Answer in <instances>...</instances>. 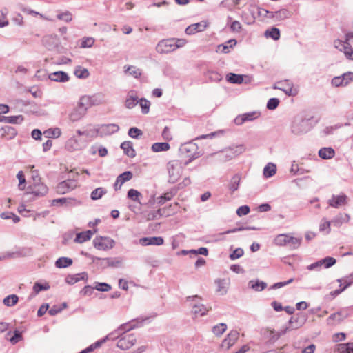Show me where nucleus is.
<instances>
[{
  "instance_id": "37",
  "label": "nucleus",
  "mask_w": 353,
  "mask_h": 353,
  "mask_svg": "<svg viewBox=\"0 0 353 353\" xmlns=\"http://www.w3.org/2000/svg\"><path fill=\"white\" fill-rule=\"evenodd\" d=\"M73 263V261L72 259L69 257H59L55 261V266L57 268H65L69 266H70Z\"/></svg>"
},
{
  "instance_id": "14",
  "label": "nucleus",
  "mask_w": 353,
  "mask_h": 353,
  "mask_svg": "<svg viewBox=\"0 0 353 353\" xmlns=\"http://www.w3.org/2000/svg\"><path fill=\"white\" fill-rule=\"evenodd\" d=\"M347 196L345 194H341L338 196L333 194L332 198L328 200L329 205L334 208H339L340 206L347 204Z\"/></svg>"
},
{
  "instance_id": "42",
  "label": "nucleus",
  "mask_w": 353,
  "mask_h": 353,
  "mask_svg": "<svg viewBox=\"0 0 353 353\" xmlns=\"http://www.w3.org/2000/svg\"><path fill=\"white\" fill-rule=\"evenodd\" d=\"M240 181H241V176H240V175L238 174H234L231 178L230 182V183L228 185L229 190L232 192H234L236 190H237L238 188H239V184H240Z\"/></svg>"
},
{
  "instance_id": "7",
  "label": "nucleus",
  "mask_w": 353,
  "mask_h": 353,
  "mask_svg": "<svg viewBox=\"0 0 353 353\" xmlns=\"http://www.w3.org/2000/svg\"><path fill=\"white\" fill-rule=\"evenodd\" d=\"M175 39L162 40L159 42L157 50L160 53L167 54L176 50Z\"/></svg>"
},
{
  "instance_id": "20",
  "label": "nucleus",
  "mask_w": 353,
  "mask_h": 353,
  "mask_svg": "<svg viewBox=\"0 0 353 353\" xmlns=\"http://www.w3.org/2000/svg\"><path fill=\"white\" fill-rule=\"evenodd\" d=\"M245 146L242 144L238 145H232L229 148L228 152L225 154V157L228 159H232L234 157L238 156L242 154L245 151Z\"/></svg>"
},
{
  "instance_id": "29",
  "label": "nucleus",
  "mask_w": 353,
  "mask_h": 353,
  "mask_svg": "<svg viewBox=\"0 0 353 353\" xmlns=\"http://www.w3.org/2000/svg\"><path fill=\"white\" fill-rule=\"evenodd\" d=\"M2 137L7 139H12L17 134V130L12 126L6 125L1 129Z\"/></svg>"
},
{
  "instance_id": "16",
  "label": "nucleus",
  "mask_w": 353,
  "mask_h": 353,
  "mask_svg": "<svg viewBox=\"0 0 353 353\" xmlns=\"http://www.w3.org/2000/svg\"><path fill=\"white\" fill-rule=\"evenodd\" d=\"M163 243L164 239L161 236L142 237L139 239V243L143 246L161 245Z\"/></svg>"
},
{
  "instance_id": "61",
  "label": "nucleus",
  "mask_w": 353,
  "mask_h": 353,
  "mask_svg": "<svg viewBox=\"0 0 353 353\" xmlns=\"http://www.w3.org/2000/svg\"><path fill=\"white\" fill-rule=\"evenodd\" d=\"M244 254V251L242 248H238L235 249L232 253L230 254L229 258L234 261L241 257Z\"/></svg>"
},
{
  "instance_id": "43",
  "label": "nucleus",
  "mask_w": 353,
  "mask_h": 353,
  "mask_svg": "<svg viewBox=\"0 0 353 353\" xmlns=\"http://www.w3.org/2000/svg\"><path fill=\"white\" fill-rule=\"evenodd\" d=\"M74 74L77 78L81 79H87L90 75L88 69L81 66H77L74 70Z\"/></svg>"
},
{
  "instance_id": "27",
  "label": "nucleus",
  "mask_w": 353,
  "mask_h": 353,
  "mask_svg": "<svg viewBox=\"0 0 353 353\" xmlns=\"http://www.w3.org/2000/svg\"><path fill=\"white\" fill-rule=\"evenodd\" d=\"M248 287L256 292H261L267 287V283L259 279L251 280L248 282Z\"/></svg>"
},
{
  "instance_id": "39",
  "label": "nucleus",
  "mask_w": 353,
  "mask_h": 353,
  "mask_svg": "<svg viewBox=\"0 0 353 353\" xmlns=\"http://www.w3.org/2000/svg\"><path fill=\"white\" fill-rule=\"evenodd\" d=\"M127 197H128V199H129L133 201L137 202L141 205H143L140 201V199L142 197L141 193L135 189H132V188L130 189L128 191Z\"/></svg>"
},
{
  "instance_id": "38",
  "label": "nucleus",
  "mask_w": 353,
  "mask_h": 353,
  "mask_svg": "<svg viewBox=\"0 0 353 353\" xmlns=\"http://www.w3.org/2000/svg\"><path fill=\"white\" fill-rule=\"evenodd\" d=\"M337 282L340 283V288L343 291L353 283V272L345 276L343 279H338Z\"/></svg>"
},
{
  "instance_id": "46",
  "label": "nucleus",
  "mask_w": 353,
  "mask_h": 353,
  "mask_svg": "<svg viewBox=\"0 0 353 353\" xmlns=\"http://www.w3.org/2000/svg\"><path fill=\"white\" fill-rule=\"evenodd\" d=\"M19 301V297L16 294H10L6 296L3 300V303L8 307L15 305Z\"/></svg>"
},
{
  "instance_id": "13",
  "label": "nucleus",
  "mask_w": 353,
  "mask_h": 353,
  "mask_svg": "<svg viewBox=\"0 0 353 353\" xmlns=\"http://www.w3.org/2000/svg\"><path fill=\"white\" fill-rule=\"evenodd\" d=\"M119 130V126L115 123H110V124H102L100 125L99 128L97 130V132L101 134V136H107L110 135L114 133L117 132Z\"/></svg>"
},
{
  "instance_id": "4",
  "label": "nucleus",
  "mask_w": 353,
  "mask_h": 353,
  "mask_svg": "<svg viewBox=\"0 0 353 353\" xmlns=\"http://www.w3.org/2000/svg\"><path fill=\"white\" fill-rule=\"evenodd\" d=\"M93 245L96 249L105 251L112 249L115 245V241L110 237L98 236L94 239Z\"/></svg>"
},
{
  "instance_id": "12",
  "label": "nucleus",
  "mask_w": 353,
  "mask_h": 353,
  "mask_svg": "<svg viewBox=\"0 0 353 353\" xmlns=\"http://www.w3.org/2000/svg\"><path fill=\"white\" fill-rule=\"evenodd\" d=\"M133 177V173L131 171H125L120 174L116 179L113 185L115 191L121 189V185L126 181L131 180Z\"/></svg>"
},
{
  "instance_id": "49",
  "label": "nucleus",
  "mask_w": 353,
  "mask_h": 353,
  "mask_svg": "<svg viewBox=\"0 0 353 353\" xmlns=\"http://www.w3.org/2000/svg\"><path fill=\"white\" fill-rule=\"evenodd\" d=\"M115 334V332H112L109 334H108L105 337L96 341L95 343L91 344V347H92L93 350H94L97 348L100 347L104 343L106 342L108 340H114V337L113 336Z\"/></svg>"
},
{
  "instance_id": "59",
  "label": "nucleus",
  "mask_w": 353,
  "mask_h": 353,
  "mask_svg": "<svg viewBox=\"0 0 353 353\" xmlns=\"http://www.w3.org/2000/svg\"><path fill=\"white\" fill-rule=\"evenodd\" d=\"M23 339L22 333L19 332L18 330H15L13 332V335L9 339L10 342L12 345H15L19 341H21Z\"/></svg>"
},
{
  "instance_id": "63",
  "label": "nucleus",
  "mask_w": 353,
  "mask_h": 353,
  "mask_svg": "<svg viewBox=\"0 0 353 353\" xmlns=\"http://www.w3.org/2000/svg\"><path fill=\"white\" fill-rule=\"evenodd\" d=\"M334 47L339 49L340 51L343 52L346 47L347 45H349V41L345 39V41H342L340 39H336L334 42Z\"/></svg>"
},
{
  "instance_id": "62",
  "label": "nucleus",
  "mask_w": 353,
  "mask_h": 353,
  "mask_svg": "<svg viewBox=\"0 0 353 353\" xmlns=\"http://www.w3.org/2000/svg\"><path fill=\"white\" fill-rule=\"evenodd\" d=\"M172 197V195L171 193H169V192H166L165 194H163V195L157 197V203L159 205H163L166 201H168L170 200H171Z\"/></svg>"
},
{
  "instance_id": "57",
  "label": "nucleus",
  "mask_w": 353,
  "mask_h": 353,
  "mask_svg": "<svg viewBox=\"0 0 353 353\" xmlns=\"http://www.w3.org/2000/svg\"><path fill=\"white\" fill-rule=\"evenodd\" d=\"M280 101L278 98L272 97L270 98L266 104V108L269 110H275L279 105Z\"/></svg>"
},
{
  "instance_id": "6",
  "label": "nucleus",
  "mask_w": 353,
  "mask_h": 353,
  "mask_svg": "<svg viewBox=\"0 0 353 353\" xmlns=\"http://www.w3.org/2000/svg\"><path fill=\"white\" fill-rule=\"evenodd\" d=\"M309 130L308 121L303 118H296L291 125V132L295 135H300Z\"/></svg>"
},
{
  "instance_id": "40",
  "label": "nucleus",
  "mask_w": 353,
  "mask_h": 353,
  "mask_svg": "<svg viewBox=\"0 0 353 353\" xmlns=\"http://www.w3.org/2000/svg\"><path fill=\"white\" fill-rule=\"evenodd\" d=\"M170 144L167 142H159L152 144L151 149L154 152L168 151L170 149Z\"/></svg>"
},
{
  "instance_id": "8",
  "label": "nucleus",
  "mask_w": 353,
  "mask_h": 353,
  "mask_svg": "<svg viewBox=\"0 0 353 353\" xmlns=\"http://www.w3.org/2000/svg\"><path fill=\"white\" fill-rule=\"evenodd\" d=\"M261 115L259 112L252 111L239 114L234 120V122L237 125H241L247 121H252L257 119Z\"/></svg>"
},
{
  "instance_id": "64",
  "label": "nucleus",
  "mask_w": 353,
  "mask_h": 353,
  "mask_svg": "<svg viewBox=\"0 0 353 353\" xmlns=\"http://www.w3.org/2000/svg\"><path fill=\"white\" fill-rule=\"evenodd\" d=\"M57 17L58 19L64 21L67 23L71 21L72 19V14L69 11L58 14Z\"/></svg>"
},
{
  "instance_id": "25",
  "label": "nucleus",
  "mask_w": 353,
  "mask_h": 353,
  "mask_svg": "<svg viewBox=\"0 0 353 353\" xmlns=\"http://www.w3.org/2000/svg\"><path fill=\"white\" fill-rule=\"evenodd\" d=\"M50 285L47 282H45L44 283L36 282L33 286V292L29 295L28 299L30 300L32 297H34L36 294H39L40 292L43 290H48L50 289Z\"/></svg>"
},
{
  "instance_id": "18",
  "label": "nucleus",
  "mask_w": 353,
  "mask_h": 353,
  "mask_svg": "<svg viewBox=\"0 0 353 353\" xmlns=\"http://www.w3.org/2000/svg\"><path fill=\"white\" fill-rule=\"evenodd\" d=\"M236 43L237 41L235 39H229L226 42L218 45L216 48V52L228 54L230 52V49L233 48L236 45Z\"/></svg>"
},
{
  "instance_id": "1",
  "label": "nucleus",
  "mask_w": 353,
  "mask_h": 353,
  "mask_svg": "<svg viewBox=\"0 0 353 353\" xmlns=\"http://www.w3.org/2000/svg\"><path fill=\"white\" fill-rule=\"evenodd\" d=\"M179 150L181 157L188 158L185 161L184 165H188L193 160L198 159L203 154L199 151L198 145L193 141L182 144Z\"/></svg>"
},
{
  "instance_id": "31",
  "label": "nucleus",
  "mask_w": 353,
  "mask_h": 353,
  "mask_svg": "<svg viewBox=\"0 0 353 353\" xmlns=\"http://www.w3.org/2000/svg\"><path fill=\"white\" fill-rule=\"evenodd\" d=\"M292 16V12L285 8H282L278 11L274 12V18L275 21H281L289 19Z\"/></svg>"
},
{
  "instance_id": "33",
  "label": "nucleus",
  "mask_w": 353,
  "mask_h": 353,
  "mask_svg": "<svg viewBox=\"0 0 353 353\" xmlns=\"http://www.w3.org/2000/svg\"><path fill=\"white\" fill-rule=\"evenodd\" d=\"M24 117L22 115L17 116H3L0 121L6 123H12V124H19L22 121H23Z\"/></svg>"
},
{
  "instance_id": "10",
  "label": "nucleus",
  "mask_w": 353,
  "mask_h": 353,
  "mask_svg": "<svg viewBox=\"0 0 353 353\" xmlns=\"http://www.w3.org/2000/svg\"><path fill=\"white\" fill-rule=\"evenodd\" d=\"M77 181L74 179H67L60 182L57 185L56 190L57 193L63 194L69 192L70 190H73L74 188L77 187Z\"/></svg>"
},
{
  "instance_id": "53",
  "label": "nucleus",
  "mask_w": 353,
  "mask_h": 353,
  "mask_svg": "<svg viewBox=\"0 0 353 353\" xmlns=\"http://www.w3.org/2000/svg\"><path fill=\"white\" fill-rule=\"evenodd\" d=\"M227 329L225 323H221L219 325H214L212 327V332L217 336L222 335Z\"/></svg>"
},
{
  "instance_id": "22",
  "label": "nucleus",
  "mask_w": 353,
  "mask_h": 353,
  "mask_svg": "<svg viewBox=\"0 0 353 353\" xmlns=\"http://www.w3.org/2000/svg\"><path fill=\"white\" fill-rule=\"evenodd\" d=\"M75 199H72V198H65V197H62V198H58V199H53L52 201V205H61V206H65V207H69V206H72V205H74L75 204Z\"/></svg>"
},
{
  "instance_id": "15",
  "label": "nucleus",
  "mask_w": 353,
  "mask_h": 353,
  "mask_svg": "<svg viewBox=\"0 0 353 353\" xmlns=\"http://www.w3.org/2000/svg\"><path fill=\"white\" fill-rule=\"evenodd\" d=\"M88 279V274L86 272H83L81 273L75 274H68L65 279V281L66 283L69 285H74V283L83 280L87 282Z\"/></svg>"
},
{
  "instance_id": "19",
  "label": "nucleus",
  "mask_w": 353,
  "mask_h": 353,
  "mask_svg": "<svg viewBox=\"0 0 353 353\" xmlns=\"http://www.w3.org/2000/svg\"><path fill=\"white\" fill-rule=\"evenodd\" d=\"M239 333L237 330H232L227 335L226 338L223 341L222 345L226 346L228 348H230L232 346L236 340L239 339Z\"/></svg>"
},
{
  "instance_id": "44",
  "label": "nucleus",
  "mask_w": 353,
  "mask_h": 353,
  "mask_svg": "<svg viewBox=\"0 0 353 353\" xmlns=\"http://www.w3.org/2000/svg\"><path fill=\"white\" fill-rule=\"evenodd\" d=\"M339 353H353V343H341L337 345Z\"/></svg>"
},
{
  "instance_id": "3",
  "label": "nucleus",
  "mask_w": 353,
  "mask_h": 353,
  "mask_svg": "<svg viewBox=\"0 0 353 353\" xmlns=\"http://www.w3.org/2000/svg\"><path fill=\"white\" fill-rule=\"evenodd\" d=\"M28 191L26 192V195H31L30 199L34 200L37 198L45 196L48 192V188L43 183H34L28 187Z\"/></svg>"
},
{
  "instance_id": "50",
  "label": "nucleus",
  "mask_w": 353,
  "mask_h": 353,
  "mask_svg": "<svg viewBox=\"0 0 353 353\" xmlns=\"http://www.w3.org/2000/svg\"><path fill=\"white\" fill-rule=\"evenodd\" d=\"M95 104L96 103L93 101V100L92 99L91 97L84 96L81 98L80 101L78 104V107L83 106L82 108H86V110H87L89 106H91V105H93Z\"/></svg>"
},
{
  "instance_id": "24",
  "label": "nucleus",
  "mask_w": 353,
  "mask_h": 353,
  "mask_svg": "<svg viewBox=\"0 0 353 353\" xmlns=\"http://www.w3.org/2000/svg\"><path fill=\"white\" fill-rule=\"evenodd\" d=\"M207 25L205 23H203L202 22L196 23L192 24L190 26H188L185 29V33L187 34H194L196 32H201L205 30Z\"/></svg>"
},
{
  "instance_id": "28",
  "label": "nucleus",
  "mask_w": 353,
  "mask_h": 353,
  "mask_svg": "<svg viewBox=\"0 0 353 353\" xmlns=\"http://www.w3.org/2000/svg\"><path fill=\"white\" fill-rule=\"evenodd\" d=\"M93 235V232L90 230L85 232H81L76 234L74 241L77 243H82L90 240Z\"/></svg>"
},
{
  "instance_id": "21",
  "label": "nucleus",
  "mask_w": 353,
  "mask_h": 353,
  "mask_svg": "<svg viewBox=\"0 0 353 353\" xmlns=\"http://www.w3.org/2000/svg\"><path fill=\"white\" fill-rule=\"evenodd\" d=\"M32 249L30 248H22L19 250L12 252H8L9 258L24 257L32 254Z\"/></svg>"
},
{
  "instance_id": "34",
  "label": "nucleus",
  "mask_w": 353,
  "mask_h": 353,
  "mask_svg": "<svg viewBox=\"0 0 353 353\" xmlns=\"http://www.w3.org/2000/svg\"><path fill=\"white\" fill-rule=\"evenodd\" d=\"M264 36L266 38H271L274 41H277L280 39L281 32L278 28L272 27L271 28H268L265 31Z\"/></svg>"
},
{
  "instance_id": "54",
  "label": "nucleus",
  "mask_w": 353,
  "mask_h": 353,
  "mask_svg": "<svg viewBox=\"0 0 353 353\" xmlns=\"http://www.w3.org/2000/svg\"><path fill=\"white\" fill-rule=\"evenodd\" d=\"M257 14L259 17H265L268 19H273L274 18V12L269 11L266 9L262 8L259 6L256 7Z\"/></svg>"
},
{
  "instance_id": "11",
  "label": "nucleus",
  "mask_w": 353,
  "mask_h": 353,
  "mask_svg": "<svg viewBox=\"0 0 353 353\" xmlns=\"http://www.w3.org/2000/svg\"><path fill=\"white\" fill-rule=\"evenodd\" d=\"M350 307L342 308L338 312L332 314L327 319V323L330 324V321H336L337 323H341L350 316Z\"/></svg>"
},
{
  "instance_id": "41",
  "label": "nucleus",
  "mask_w": 353,
  "mask_h": 353,
  "mask_svg": "<svg viewBox=\"0 0 353 353\" xmlns=\"http://www.w3.org/2000/svg\"><path fill=\"white\" fill-rule=\"evenodd\" d=\"M276 167L273 163H268L263 169V175L265 178H270L276 174Z\"/></svg>"
},
{
  "instance_id": "51",
  "label": "nucleus",
  "mask_w": 353,
  "mask_h": 353,
  "mask_svg": "<svg viewBox=\"0 0 353 353\" xmlns=\"http://www.w3.org/2000/svg\"><path fill=\"white\" fill-rule=\"evenodd\" d=\"M125 72L136 79H139L142 74L141 70L134 65H129Z\"/></svg>"
},
{
  "instance_id": "26",
  "label": "nucleus",
  "mask_w": 353,
  "mask_h": 353,
  "mask_svg": "<svg viewBox=\"0 0 353 353\" xmlns=\"http://www.w3.org/2000/svg\"><path fill=\"white\" fill-rule=\"evenodd\" d=\"M167 208H159L157 210L151 211L147 214V219L149 221L156 220L162 216H169V213H166Z\"/></svg>"
},
{
  "instance_id": "58",
  "label": "nucleus",
  "mask_w": 353,
  "mask_h": 353,
  "mask_svg": "<svg viewBox=\"0 0 353 353\" xmlns=\"http://www.w3.org/2000/svg\"><path fill=\"white\" fill-rule=\"evenodd\" d=\"M137 103H139V99L137 97L129 96L125 100V106L128 109H132Z\"/></svg>"
},
{
  "instance_id": "52",
  "label": "nucleus",
  "mask_w": 353,
  "mask_h": 353,
  "mask_svg": "<svg viewBox=\"0 0 353 353\" xmlns=\"http://www.w3.org/2000/svg\"><path fill=\"white\" fill-rule=\"evenodd\" d=\"M259 230V228L254 227V226H247V227H239V228H234L233 229H230L228 230H226L222 233V234H231V233H235L239 231H243V230Z\"/></svg>"
},
{
  "instance_id": "32",
  "label": "nucleus",
  "mask_w": 353,
  "mask_h": 353,
  "mask_svg": "<svg viewBox=\"0 0 353 353\" xmlns=\"http://www.w3.org/2000/svg\"><path fill=\"white\" fill-rule=\"evenodd\" d=\"M290 234H278L274 239L275 245L279 246H285L290 245Z\"/></svg>"
},
{
  "instance_id": "45",
  "label": "nucleus",
  "mask_w": 353,
  "mask_h": 353,
  "mask_svg": "<svg viewBox=\"0 0 353 353\" xmlns=\"http://www.w3.org/2000/svg\"><path fill=\"white\" fill-rule=\"evenodd\" d=\"M61 132L59 128H49L43 132V135L46 138H58Z\"/></svg>"
},
{
  "instance_id": "35",
  "label": "nucleus",
  "mask_w": 353,
  "mask_h": 353,
  "mask_svg": "<svg viewBox=\"0 0 353 353\" xmlns=\"http://www.w3.org/2000/svg\"><path fill=\"white\" fill-rule=\"evenodd\" d=\"M244 75L235 73H228L226 75V80L230 83L241 84L244 80Z\"/></svg>"
},
{
  "instance_id": "17",
  "label": "nucleus",
  "mask_w": 353,
  "mask_h": 353,
  "mask_svg": "<svg viewBox=\"0 0 353 353\" xmlns=\"http://www.w3.org/2000/svg\"><path fill=\"white\" fill-rule=\"evenodd\" d=\"M48 79L52 81L64 83L68 81L70 77L65 72L57 71L49 74Z\"/></svg>"
},
{
  "instance_id": "48",
  "label": "nucleus",
  "mask_w": 353,
  "mask_h": 353,
  "mask_svg": "<svg viewBox=\"0 0 353 353\" xmlns=\"http://www.w3.org/2000/svg\"><path fill=\"white\" fill-rule=\"evenodd\" d=\"M192 309L194 314H199L201 316H205L208 311L203 304L200 303L194 304Z\"/></svg>"
},
{
  "instance_id": "2",
  "label": "nucleus",
  "mask_w": 353,
  "mask_h": 353,
  "mask_svg": "<svg viewBox=\"0 0 353 353\" xmlns=\"http://www.w3.org/2000/svg\"><path fill=\"white\" fill-rule=\"evenodd\" d=\"M113 337H114V339L119 338L117 346L123 350L130 349L137 341V339L133 334H114Z\"/></svg>"
},
{
  "instance_id": "30",
  "label": "nucleus",
  "mask_w": 353,
  "mask_h": 353,
  "mask_svg": "<svg viewBox=\"0 0 353 353\" xmlns=\"http://www.w3.org/2000/svg\"><path fill=\"white\" fill-rule=\"evenodd\" d=\"M121 148L123 150L125 155L130 158H133L136 156V152L132 148V143L131 141H124L121 144Z\"/></svg>"
},
{
  "instance_id": "36",
  "label": "nucleus",
  "mask_w": 353,
  "mask_h": 353,
  "mask_svg": "<svg viewBox=\"0 0 353 353\" xmlns=\"http://www.w3.org/2000/svg\"><path fill=\"white\" fill-rule=\"evenodd\" d=\"M335 154V152L333 148H322L319 150V156L323 159H332Z\"/></svg>"
},
{
  "instance_id": "55",
  "label": "nucleus",
  "mask_w": 353,
  "mask_h": 353,
  "mask_svg": "<svg viewBox=\"0 0 353 353\" xmlns=\"http://www.w3.org/2000/svg\"><path fill=\"white\" fill-rule=\"evenodd\" d=\"M139 103L141 107V112L146 114L150 111V102L145 98H141L139 100Z\"/></svg>"
},
{
  "instance_id": "5",
  "label": "nucleus",
  "mask_w": 353,
  "mask_h": 353,
  "mask_svg": "<svg viewBox=\"0 0 353 353\" xmlns=\"http://www.w3.org/2000/svg\"><path fill=\"white\" fill-rule=\"evenodd\" d=\"M148 318H143L139 317L135 319L132 320L131 321L122 324L120 327H118L114 332L115 334H126L125 332H128L134 328L138 327L142 325V323L148 320Z\"/></svg>"
},
{
  "instance_id": "9",
  "label": "nucleus",
  "mask_w": 353,
  "mask_h": 353,
  "mask_svg": "<svg viewBox=\"0 0 353 353\" xmlns=\"http://www.w3.org/2000/svg\"><path fill=\"white\" fill-rule=\"evenodd\" d=\"M288 323L289 327L279 332L276 335V339H279L281 335L285 334L288 330H296L301 327L305 323V321L301 319L297 315H294L291 316Z\"/></svg>"
},
{
  "instance_id": "56",
  "label": "nucleus",
  "mask_w": 353,
  "mask_h": 353,
  "mask_svg": "<svg viewBox=\"0 0 353 353\" xmlns=\"http://www.w3.org/2000/svg\"><path fill=\"white\" fill-rule=\"evenodd\" d=\"M112 288L111 285L107 283H94V290L99 292H108Z\"/></svg>"
},
{
  "instance_id": "23",
  "label": "nucleus",
  "mask_w": 353,
  "mask_h": 353,
  "mask_svg": "<svg viewBox=\"0 0 353 353\" xmlns=\"http://www.w3.org/2000/svg\"><path fill=\"white\" fill-rule=\"evenodd\" d=\"M77 107L70 114V119L75 122L81 119L86 113V108Z\"/></svg>"
},
{
  "instance_id": "60",
  "label": "nucleus",
  "mask_w": 353,
  "mask_h": 353,
  "mask_svg": "<svg viewBox=\"0 0 353 353\" xmlns=\"http://www.w3.org/2000/svg\"><path fill=\"white\" fill-rule=\"evenodd\" d=\"M128 134L133 139H139L143 134V132L136 127H132L129 129Z\"/></svg>"
},
{
  "instance_id": "47",
  "label": "nucleus",
  "mask_w": 353,
  "mask_h": 353,
  "mask_svg": "<svg viewBox=\"0 0 353 353\" xmlns=\"http://www.w3.org/2000/svg\"><path fill=\"white\" fill-rule=\"evenodd\" d=\"M106 193L107 190L105 188H97L91 192L90 197L92 200L96 201L101 199Z\"/></svg>"
}]
</instances>
